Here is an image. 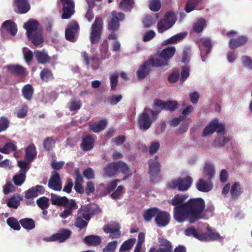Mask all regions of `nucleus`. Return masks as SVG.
Returning <instances> with one entry per match:
<instances>
[{
    "mask_svg": "<svg viewBox=\"0 0 252 252\" xmlns=\"http://www.w3.org/2000/svg\"><path fill=\"white\" fill-rule=\"evenodd\" d=\"M188 197L186 194H177L169 201L170 205L174 206V219L179 223L188 220L190 223L205 220L206 205L204 200L200 197L190 198L185 202Z\"/></svg>",
    "mask_w": 252,
    "mask_h": 252,
    "instance_id": "1",
    "label": "nucleus"
},
{
    "mask_svg": "<svg viewBox=\"0 0 252 252\" xmlns=\"http://www.w3.org/2000/svg\"><path fill=\"white\" fill-rule=\"evenodd\" d=\"M119 173L125 175L122 179L123 181L126 180L132 175V173L127 165L121 161L110 163L103 169V175L105 176L113 177Z\"/></svg>",
    "mask_w": 252,
    "mask_h": 252,
    "instance_id": "2",
    "label": "nucleus"
},
{
    "mask_svg": "<svg viewBox=\"0 0 252 252\" xmlns=\"http://www.w3.org/2000/svg\"><path fill=\"white\" fill-rule=\"evenodd\" d=\"M26 30L28 38L32 41L35 45H38L43 42L41 29L38 23L35 20L30 19L24 25Z\"/></svg>",
    "mask_w": 252,
    "mask_h": 252,
    "instance_id": "3",
    "label": "nucleus"
},
{
    "mask_svg": "<svg viewBox=\"0 0 252 252\" xmlns=\"http://www.w3.org/2000/svg\"><path fill=\"white\" fill-rule=\"evenodd\" d=\"M158 241V248L152 247L149 252H187L186 248L183 245H179L173 249L172 243L166 239L160 238Z\"/></svg>",
    "mask_w": 252,
    "mask_h": 252,
    "instance_id": "4",
    "label": "nucleus"
},
{
    "mask_svg": "<svg viewBox=\"0 0 252 252\" xmlns=\"http://www.w3.org/2000/svg\"><path fill=\"white\" fill-rule=\"evenodd\" d=\"M158 114L157 110L153 111L149 108H145L138 117L137 124L139 129L143 130L148 129Z\"/></svg>",
    "mask_w": 252,
    "mask_h": 252,
    "instance_id": "5",
    "label": "nucleus"
},
{
    "mask_svg": "<svg viewBox=\"0 0 252 252\" xmlns=\"http://www.w3.org/2000/svg\"><path fill=\"white\" fill-rule=\"evenodd\" d=\"M193 182L192 178L187 176L185 177H179L172 180L168 184L169 188L174 189H177L179 191H186L188 190L191 186Z\"/></svg>",
    "mask_w": 252,
    "mask_h": 252,
    "instance_id": "6",
    "label": "nucleus"
},
{
    "mask_svg": "<svg viewBox=\"0 0 252 252\" xmlns=\"http://www.w3.org/2000/svg\"><path fill=\"white\" fill-rule=\"evenodd\" d=\"M175 50L174 46L167 47L162 50L158 57L152 58L155 62L156 67L167 65L169 60L174 55Z\"/></svg>",
    "mask_w": 252,
    "mask_h": 252,
    "instance_id": "7",
    "label": "nucleus"
},
{
    "mask_svg": "<svg viewBox=\"0 0 252 252\" xmlns=\"http://www.w3.org/2000/svg\"><path fill=\"white\" fill-rule=\"evenodd\" d=\"M176 21V17L174 12L169 11L166 13L163 19H161L157 24L158 31L162 33L171 28Z\"/></svg>",
    "mask_w": 252,
    "mask_h": 252,
    "instance_id": "8",
    "label": "nucleus"
},
{
    "mask_svg": "<svg viewBox=\"0 0 252 252\" xmlns=\"http://www.w3.org/2000/svg\"><path fill=\"white\" fill-rule=\"evenodd\" d=\"M103 28V22L101 18H96L94 23L92 25L90 33V40L92 44L97 43L100 39Z\"/></svg>",
    "mask_w": 252,
    "mask_h": 252,
    "instance_id": "9",
    "label": "nucleus"
},
{
    "mask_svg": "<svg viewBox=\"0 0 252 252\" xmlns=\"http://www.w3.org/2000/svg\"><path fill=\"white\" fill-rule=\"evenodd\" d=\"M72 234L71 230L66 228L60 229L58 232L52 235L49 237L45 238L44 239L47 242H58L60 243H63L68 239Z\"/></svg>",
    "mask_w": 252,
    "mask_h": 252,
    "instance_id": "10",
    "label": "nucleus"
},
{
    "mask_svg": "<svg viewBox=\"0 0 252 252\" xmlns=\"http://www.w3.org/2000/svg\"><path fill=\"white\" fill-rule=\"evenodd\" d=\"M225 128V126L222 124H220L218 119H215L209 123L204 128L203 131V136H208L212 134L215 131L220 133Z\"/></svg>",
    "mask_w": 252,
    "mask_h": 252,
    "instance_id": "11",
    "label": "nucleus"
},
{
    "mask_svg": "<svg viewBox=\"0 0 252 252\" xmlns=\"http://www.w3.org/2000/svg\"><path fill=\"white\" fill-rule=\"evenodd\" d=\"M179 105L176 101L169 100L164 102L161 100H156L154 104V108L157 110L158 113L163 109L174 111L176 110Z\"/></svg>",
    "mask_w": 252,
    "mask_h": 252,
    "instance_id": "12",
    "label": "nucleus"
},
{
    "mask_svg": "<svg viewBox=\"0 0 252 252\" xmlns=\"http://www.w3.org/2000/svg\"><path fill=\"white\" fill-rule=\"evenodd\" d=\"M157 159H150L149 160V174L151 181L153 182H155L160 177V165L159 162L157 161Z\"/></svg>",
    "mask_w": 252,
    "mask_h": 252,
    "instance_id": "13",
    "label": "nucleus"
},
{
    "mask_svg": "<svg viewBox=\"0 0 252 252\" xmlns=\"http://www.w3.org/2000/svg\"><path fill=\"white\" fill-rule=\"evenodd\" d=\"M121 226L119 223L116 222L105 225L103 226V230L106 233H110L109 237L112 239L119 238L121 236L120 230Z\"/></svg>",
    "mask_w": 252,
    "mask_h": 252,
    "instance_id": "14",
    "label": "nucleus"
},
{
    "mask_svg": "<svg viewBox=\"0 0 252 252\" xmlns=\"http://www.w3.org/2000/svg\"><path fill=\"white\" fill-rule=\"evenodd\" d=\"M79 25L75 21H71L65 30V38L71 42H74L76 40V34L79 31Z\"/></svg>",
    "mask_w": 252,
    "mask_h": 252,
    "instance_id": "15",
    "label": "nucleus"
},
{
    "mask_svg": "<svg viewBox=\"0 0 252 252\" xmlns=\"http://www.w3.org/2000/svg\"><path fill=\"white\" fill-rule=\"evenodd\" d=\"M112 16V18L108 24V28L110 31L115 32L119 29V21L124 19L125 15L123 13L113 11Z\"/></svg>",
    "mask_w": 252,
    "mask_h": 252,
    "instance_id": "16",
    "label": "nucleus"
},
{
    "mask_svg": "<svg viewBox=\"0 0 252 252\" xmlns=\"http://www.w3.org/2000/svg\"><path fill=\"white\" fill-rule=\"evenodd\" d=\"M170 215L169 213L158 209V213L155 219L156 224L158 227H165L170 221Z\"/></svg>",
    "mask_w": 252,
    "mask_h": 252,
    "instance_id": "17",
    "label": "nucleus"
},
{
    "mask_svg": "<svg viewBox=\"0 0 252 252\" xmlns=\"http://www.w3.org/2000/svg\"><path fill=\"white\" fill-rule=\"evenodd\" d=\"M63 4L62 18H69L74 12V2L73 0H61Z\"/></svg>",
    "mask_w": 252,
    "mask_h": 252,
    "instance_id": "18",
    "label": "nucleus"
},
{
    "mask_svg": "<svg viewBox=\"0 0 252 252\" xmlns=\"http://www.w3.org/2000/svg\"><path fill=\"white\" fill-rule=\"evenodd\" d=\"M198 41L202 61L205 62L206 58H205L204 55L209 53L212 49V46L211 40L209 38H202L198 40Z\"/></svg>",
    "mask_w": 252,
    "mask_h": 252,
    "instance_id": "19",
    "label": "nucleus"
},
{
    "mask_svg": "<svg viewBox=\"0 0 252 252\" xmlns=\"http://www.w3.org/2000/svg\"><path fill=\"white\" fill-rule=\"evenodd\" d=\"M155 62L153 58L149 59L142 65L137 71V76L139 79H143L146 77L149 73L151 67L156 66Z\"/></svg>",
    "mask_w": 252,
    "mask_h": 252,
    "instance_id": "20",
    "label": "nucleus"
},
{
    "mask_svg": "<svg viewBox=\"0 0 252 252\" xmlns=\"http://www.w3.org/2000/svg\"><path fill=\"white\" fill-rule=\"evenodd\" d=\"M195 186L198 190L203 192L210 191L214 187L212 180L208 179L206 181L203 179H199L196 182Z\"/></svg>",
    "mask_w": 252,
    "mask_h": 252,
    "instance_id": "21",
    "label": "nucleus"
},
{
    "mask_svg": "<svg viewBox=\"0 0 252 252\" xmlns=\"http://www.w3.org/2000/svg\"><path fill=\"white\" fill-rule=\"evenodd\" d=\"M48 187L55 190L60 191L62 189L61 181L59 174L57 172H52L48 182Z\"/></svg>",
    "mask_w": 252,
    "mask_h": 252,
    "instance_id": "22",
    "label": "nucleus"
},
{
    "mask_svg": "<svg viewBox=\"0 0 252 252\" xmlns=\"http://www.w3.org/2000/svg\"><path fill=\"white\" fill-rule=\"evenodd\" d=\"M44 188L42 186L36 185L27 190L25 193V197L27 199L36 197L39 194L44 193Z\"/></svg>",
    "mask_w": 252,
    "mask_h": 252,
    "instance_id": "23",
    "label": "nucleus"
},
{
    "mask_svg": "<svg viewBox=\"0 0 252 252\" xmlns=\"http://www.w3.org/2000/svg\"><path fill=\"white\" fill-rule=\"evenodd\" d=\"M243 192V189L241 184L238 182H235L230 189L231 199L233 200L238 199Z\"/></svg>",
    "mask_w": 252,
    "mask_h": 252,
    "instance_id": "24",
    "label": "nucleus"
},
{
    "mask_svg": "<svg viewBox=\"0 0 252 252\" xmlns=\"http://www.w3.org/2000/svg\"><path fill=\"white\" fill-rule=\"evenodd\" d=\"M51 201L52 205L63 207H67L70 202L66 197H61L54 193L51 194Z\"/></svg>",
    "mask_w": 252,
    "mask_h": 252,
    "instance_id": "25",
    "label": "nucleus"
},
{
    "mask_svg": "<svg viewBox=\"0 0 252 252\" xmlns=\"http://www.w3.org/2000/svg\"><path fill=\"white\" fill-rule=\"evenodd\" d=\"M1 32L6 31L10 33L11 35L14 36L17 32V28L16 24L11 20H7L4 21L1 27Z\"/></svg>",
    "mask_w": 252,
    "mask_h": 252,
    "instance_id": "26",
    "label": "nucleus"
},
{
    "mask_svg": "<svg viewBox=\"0 0 252 252\" xmlns=\"http://www.w3.org/2000/svg\"><path fill=\"white\" fill-rule=\"evenodd\" d=\"M185 234L187 236H192L199 240L203 241V232L199 229H195L194 226L186 228Z\"/></svg>",
    "mask_w": 252,
    "mask_h": 252,
    "instance_id": "27",
    "label": "nucleus"
},
{
    "mask_svg": "<svg viewBox=\"0 0 252 252\" xmlns=\"http://www.w3.org/2000/svg\"><path fill=\"white\" fill-rule=\"evenodd\" d=\"M84 241L86 244L89 246L96 247L100 244L102 239L99 236L90 235L86 236Z\"/></svg>",
    "mask_w": 252,
    "mask_h": 252,
    "instance_id": "28",
    "label": "nucleus"
},
{
    "mask_svg": "<svg viewBox=\"0 0 252 252\" xmlns=\"http://www.w3.org/2000/svg\"><path fill=\"white\" fill-rule=\"evenodd\" d=\"M66 208L60 214V217L62 219H65L72 214V211L77 208L78 206L75 201L74 199H71L70 202L67 205Z\"/></svg>",
    "mask_w": 252,
    "mask_h": 252,
    "instance_id": "29",
    "label": "nucleus"
},
{
    "mask_svg": "<svg viewBox=\"0 0 252 252\" xmlns=\"http://www.w3.org/2000/svg\"><path fill=\"white\" fill-rule=\"evenodd\" d=\"M94 142V137L90 135H87L82 139L81 147L84 151H88L93 148Z\"/></svg>",
    "mask_w": 252,
    "mask_h": 252,
    "instance_id": "30",
    "label": "nucleus"
},
{
    "mask_svg": "<svg viewBox=\"0 0 252 252\" xmlns=\"http://www.w3.org/2000/svg\"><path fill=\"white\" fill-rule=\"evenodd\" d=\"M17 10L19 13L24 14L28 12L30 9V5L27 0H14Z\"/></svg>",
    "mask_w": 252,
    "mask_h": 252,
    "instance_id": "31",
    "label": "nucleus"
},
{
    "mask_svg": "<svg viewBox=\"0 0 252 252\" xmlns=\"http://www.w3.org/2000/svg\"><path fill=\"white\" fill-rule=\"evenodd\" d=\"M187 35V32H180L179 33H177L168 39L164 41L162 45H167L169 44H175L181 40H183L184 38H185L186 36Z\"/></svg>",
    "mask_w": 252,
    "mask_h": 252,
    "instance_id": "32",
    "label": "nucleus"
},
{
    "mask_svg": "<svg viewBox=\"0 0 252 252\" xmlns=\"http://www.w3.org/2000/svg\"><path fill=\"white\" fill-rule=\"evenodd\" d=\"M6 68L11 73L18 76H24L26 74L25 69L22 66L18 64H10L6 66Z\"/></svg>",
    "mask_w": 252,
    "mask_h": 252,
    "instance_id": "33",
    "label": "nucleus"
},
{
    "mask_svg": "<svg viewBox=\"0 0 252 252\" xmlns=\"http://www.w3.org/2000/svg\"><path fill=\"white\" fill-rule=\"evenodd\" d=\"M157 207H151L146 210L143 215L144 220L147 222H150L154 217H156L158 212Z\"/></svg>",
    "mask_w": 252,
    "mask_h": 252,
    "instance_id": "34",
    "label": "nucleus"
},
{
    "mask_svg": "<svg viewBox=\"0 0 252 252\" xmlns=\"http://www.w3.org/2000/svg\"><path fill=\"white\" fill-rule=\"evenodd\" d=\"M107 125L106 120H100L97 121L89 126V129L94 132H98L106 127Z\"/></svg>",
    "mask_w": 252,
    "mask_h": 252,
    "instance_id": "35",
    "label": "nucleus"
},
{
    "mask_svg": "<svg viewBox=\"0 0 252 252\" xmlns=\"http://www.w3.org/2000/svg\"><path fill=\"white\" fill-rule=\"evenodd\" d=\"M247 41V38L244 36L239 37L235 39H231L229 43L231 49H235L245 44Z\"/></svg>",
    "mask_w": 252,
    "mask_h": 252,
    "instance_id": "36",
    "label": "nucleus"
},
{
    "mask_svg": "<svg viewBox=\"0 0 252 252\" xmlns=\"http://www.w3.org/2000/svg\"><path fill=\"white\" fill-rule=\"evenodd\" d=\"M25 160L18 161V166L20 168V172L26 174L30 169V164L34 158H25Z\"/></svg>",
    "mask_w": 252,
    "mask_h": 252,
    "instance_id": "37",
    "label": "nucleus"
},
{
    "mask_svg": "<svg viewBox=\"0 0 252 252\" xmlns=\"http://www.w3.org/2000/svg\"><path fill=\"white\" fill-rule=\"evenodd\" d=\"M22 197L20 195L16 194L11 197L8 200L7 205L11 208L17 209L20 205V201Z\"/></svg>",
    "mask_w": 252,
    "mask_h": 252,
    "instance_id": "38",
    "label": "nucleus"
},
{
    "mask_svg": "<svg viewBox=\"0 0 252 252\" xmlns=\"http://www.w3.org/2000/svg\"><path fill=\"white\" fill-rule=\"evenodd\" d=\"M16 142L14 141H9L5 143L2 148H0V152L3 154H9L16 150Z\"/></svg>",
    "mask_w": 252,
    "mask_h": 252,
    "instance_id": "39",
    "label": "nucleus"
},
{
    "mask_svg": "<svg viewBox=\"0 0 252 252\" xmlns=\"http://www.w3.org/2000/svg\"><path fill=\"white\" fill-rule=\"evenodd\" d=\"M203 173L205 177H207L208 179L211 180L215 174L214 165L209 163H206L204 168Z\"/></svg>",
    "mask_w": 252,
    "mask_h": 252,
    "instance_id": "40",
    "label": "nucleus"
},
{
    "mask_svg": "<svg viewBox=\"0 0 252 252\" xmlns=\"http://www.w3.org/2000/svg\"><path fill=\"white\" fill-rule=\"evenodd\" d=\"M90 212V209L89 207L81 206L78 210L77 216L84 218L87 221H89L91 218Z\"/></svg>",
    "mask_w": 252,
    "mask_h": 252,
    "instance_id": "41",
    "label": "nucleus"
},
{
    "mask_svg": "<svg viewBox=\"0 0 252 252\" xmlns=\"http://www.w3.org/2000/svg\"><path fill=\"white\" fill-rule=\"evenodd\" d=\"M121 181L119 179L114 180L110 183H109L107 186L104 189L103 192H102V195L105 196L107 194H110L114 190L118 185V183Z\"/></svg>",
    "mask_w": 252,
    "mask_h": 252,
    "instance_id": "42",
    "label": "nucleus"
},
{
    "mask_svg": "<svg viewBox=\"0 0 252 252\" xmlns=\"http://www.w3.org/2000/svg\"><path fill=\"white\" fill-rule=\"evenodd\" d=\"M34 55L38 62L40 63H45L50 60V58L44 51H35Z\"/></svg>",
    "mask_w": 252,
    "mask_h": 252,
    "instance_id": "43",
    "label": "nucleus"
},
{
    "mask_svg": "<svg viewBox=\"0 0 252 252\" xmlns=\"http://www.w3.org/2000/svg\"><path fill=\"white\" fill-rule=\"evenodd\" d=\"M22 226L27 230H32L35 227V222L33 220L30 218L22 219L19 220Z\"/></svg>",
    "mask_w": 252,
    "mask_h": 252,
    "instance_id": "44",
    "label": "nucleus"
},
{
    "mask_svg": "<svg viewBox=\"0 0 252 252\" xmlns=\"http://www.w3.org/2000/svg\"><path fill=\"white\" fill-rule=\"evenodd\" d=\"M135 242L136 239L134 238H130L125 241L121 246L119 252H123L131 250Z\"/></svg>",
    "mask_w": 252,
    "mask_h": 252,
    "instance_id": "45",
    "label": "nucleus"
},
{
    "mask_svg": "<svg viewBox=\"0 0 252 252\" xmlns=\"http://www.w3.org/2000/svg\"><path fill=\"white\" fill-rule=\"evenodd\" d=\"M82 54L86 65H89L92 63L91 66L93 69H96L98 68V59L94 58H89L87 53L85 52H83Z\"/></svg>",
    "mask_w": 252,
    "mask_h": 252,
    "instance_id": "46",
    "label": "nucleus"
},
{
    "mask_svg": "<svg viewBox=\"0 0 252 252\" xmlns=\"http://www.w3.org/2000/svg\"><path fill=\"white\" fill-rule=\"evenodd\" d=\"M219 233L215 231H210L209 233L203 232V241L217 240L220 238Z\"/></svg>",
    "mask_w": 252,
    "mask_h": 252,
    "instance_id": "47",
    "label": "nucleus"
},
{
    "mask_svg": "<svg viewBox=\"0 0 252 252\" xmlns=\"http://www.w3.org/2000/svg\"><path fill=\"white\" fill-rule=\"evenodd\" d=\"M33 92V88L30 84L25 85L22 89V94L24 98L29 100L32 99Z\"/></svg>",
    "mask_w": 252,
    "mask_h": 252,
    "instance_id": "48",
    "label": "nucleus"
},
{
    "mask_svg": "<svg viewBox=\"0 0 252 252\" xmlns=\"http://www.w3.org/2000/svg\"><path fill=\"white\" fill-rule=\"evenodd\" d=\"M158 18V14H155L154 17L150 15L146 16L143 20L144 27L146 28L151 27L156 23V19Z\"/></svg>",
    "mask_w": 252,
    "mask_h": 252,
    "instance_id": "49",
    "label": "nucleus"
},
{
    "mask_svg": "<svg viewBox=\"0 0 252 252\" xmlns=\"http://www.w3.org/2000/svg\"><path fill=\"white\" fill-rule=\"evenodd\" d=\"M205 26V20L202 18L199 19L193 25V31L196 33H200Z\"/></svg>",
    "mask_w": 252,
    "mask_h": 252,
    "instance_id": "50",
    "label": "nucleus"
},
{
    "mask_svg": "<svg viewBox=\"0 0 252 252\" xmlns=\"http://www.w3.org/2000/svg\"><path fill=\"white\" fill-rule=\"evenodd\" d=\"M133 0H122L120 3L121 9L126 11H130L133 6Z\"/></svg>",
    "mask_w": 252,
    "mask_h": 252,
    "instance_id": "51",
    "label": "nucleus"
},
{
    "mask_svg": "<svg viewBox=\"0 0 252 252\" xmlns=\"http://www.w3.org/2000/svg\"><path fill=\"white\" fill-rule=\"evenodd\" d=\"M49 200L47 197L42 196L37 199L36 204L40 209L45 210L48 208L49 206Z\"/></svg>",
    "mask_w": 252,
    "mask_h": 252,
    "instance_id": "52",
    "label": "nucleus"
},
{
    "mask_svg": "<svg viewBox=\"0 0 252 252\" xmlns=\"http://www.w3.org/2000/svg\"><path fill=\"white\" fill-rule=\"evenodd\" d=\"M7 224L13 229L19 230L21 229L20 223L14 217H9L6 220Z\"/></svg>",
    "mask_w": 252,
    "mask_h": 252,
    "instance_id": "53",
    "label": "nucleus"
},
{
    "mask_svg": "<svg viewBox=\"0 0 252 252\" xmlns=\"http://www.w3.org/2000/svg\"><path fill=\"white\" fill-rule=\"evenodd\" d=\"M68 108L71 111L79 110L81 106V102L80 100L71 99L68 103Z\"/></svg>",
    "mask_w": 252,
    "mask_h": 252,
    "instance_id": "54",
    "label": "nucleus"
},
{
    "mask_svg": "<svg viewBox=\"0 0 252 252\" xmlns=\"http://www.w3.org/2000/svg\"><path fill=\"white\" fill-rule=\"evenodd\" d=\"M36 147L33 144H30L26 149L25 158H36Z\"/></svg>",
    "mask_w": 252,
    "mask_h": 252,
    "instance_id": "55",
    "label": "nucleus"
},
{
    "mask_svg": "<svg viewBox=\"0 0 252 252\" xmlns=\"http://www.w3.org/2000/svg\"><path fill=\"white\" fill-rule=\"evenodd\" d=\"M228 141V139L220 134L214 141V145L215 147L224 146Z\"/></svg>",
    "mask_w": 252,
    "mask_h": 252,
    "instance_id": "56",
    "label": "nucleus"
},
{
    "mask_svg": "<svg viewBox=\"0 0 252 252\" xmlns=\"http://www.w3.org/2000/svg\"><path fill=\"white\" fill-rule=\"evenodd\" d=\"M26 174L20 173L14 175L13 177V181L16 186H21L25 181Z\"/></svg>",
    "mask_w": 252,
    "mask_h": 252,
    "instance_id": "57",
    "label": "nucleus"
},
{
    "mask_svg": "<svg viewBox=\"0 0 252 252\" xmlns=\"http://www.w3.org/2000/svg\"><path fill=\"white\" fill-rule=\"evenodd\" d=\"M200 1L201 0H189L185 7L186 12L189 13L192 11Z\"/></svg>",
    "mask_w": 252,
    "mask_h": 252,
    "instance_id": "58",
    "label": "nucleus"
},
{
    "mask_svg": "<svg viewBox=\"0 0 252 252\" xmlns=\"http://www.w3.org/2000/svg\"><path fill=\"white\" fill-rule=\"evenodd\" d=\"M42 80L47 82L53 79V74L51 71L47 69H43L40 74Z\"/></svg>",
    "mask_w": 252,
    "mask_h": 252,
    "instance_id": "59",
    "label": "nucleus"
},
{
    "mask_svg": "<svg viewBox=\"0 0 252 252\" xmlns=\"http://www.w3.org/2000/svg\"><path fill=\"white\" fill-rule=\"evenodd\" d=\"M83 219L77 216L74 222V226L80 229L86 227L88 225V221L84 220Z\"/></svg>",
    "mask_w": 252,
    "mask_h": 252,
    "instance_id": "60",
    "label": "nucleus"
},
{
    "mask_svg": "<svg viewBox=\"0 0 252 252\" xmlns=\"http://www.w3.org/2000/svg\"><path fill=\"white\" fill-rule=\"evenodd\" d=\"M117 245V241L110 242L103 249L102 252H115Z\"/></svg>",
    "mask_w": 252,
    "mask_h": 252,
    "instance_id": "61",
    "label": "nucleus"
},
{
    "mask_svg": "<svg viewBox=\"0 0 252 252\" xmlns=\"http://www.w3.org/2000/svg\"><path fill=\"white\" fill-rule=\"evenodd\" d=\"M124 187L123 185L119 186L116 190L112 192L111 194V197L112 199L116 200L119 199L124 191Z\"/></svg>",
    "mask_w": 252,
    "mask_h": 252,
    "instance_id": "62",
    "label": "nucleus"
},
{
    "mask_svg": "<svg viewBox=\"0 0 252 252\" xmlns=\"http://www.w3.org/2000/svg\"><path fill=\"white\" fill-rule=\"evenodd\" d=\"M108 49V44L107 41H104L100 46V51L101 53V58L105 59L109 58V55L107 54Z\"/></svg>",
    "mask_w": 252,
    "mask_h": 252,
    "instance_id": "63",
    "label": "nucleus"
},
{
    "mask_svg": "<svg viewBox=\"0 0 252 252\" xmlns=\"http://www.w3.org/2000/svg\"><path fill=\"white\" fill-rule=\"evenodd\" d=\"M55 141L52 137L46 138L43 142V147L44 149L49 151L54 147Z\"/></svg>",
    "mask_w": 252,
    "mask_h": 252,
    "instance_id": "64",
    "label": "nucleus"
}]
</instances>
